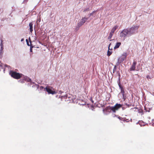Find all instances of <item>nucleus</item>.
<instances>
[{
    "instance_id": "obj_30",
    "label": "nucleus",
    "mask_w": 154,
    "mask_h": 154,
    "mask_svg": "<svg viewBox=\"0 0 154 154\" xmlns=\"http://www.w3.org/2000/svg\"><path fill=\"white\" fill-rule=\"evenodd\" d=\"M142 110H141V111L140 112H142Z\"/></svg>"
},
{
    "instance_id": "obj_25",
    "label": "nucleus",
    "mask_w": 154,
    "mask_h": 154,
    "mask_svg": "<svg viewBox=\"0 0 154 154\" xmlns=\"http://www.w3.org/2000/svg\"><path fill=\"white\" fill-rule=\"evenodd\" d=\"M29 42H30L31 43V40H30V38H29Z\"/></svg>"
},
{
    "instance_id": "obj_22",
    "label": "nucleus",
    "mask_w": 154,
    "mask_h": 154,
    "mask_svg": "<svg viewBox=\"0 0 154 154\" xmlns=\"http://www.w3.org/2000/svg\"><path fill=\"white\" fill-rule=\"evenodd\" d=\"M1 50H3L4 49V46H1Z\"/></svg>"
},
{
    "instance_id": "obj_15",
    "label": "nucleus",
    "mask_w": 154,
    "mask_h": 154,
    "mask_svg": "<svg viewBox=\"0 0 154 154\" xmlns=\"http://www.w3.org/2000/svg\"><path fill=\"white\" fill-rule=\"evenodd\" d=\"M3 50L0 49V58H1L2 57V55L3 54Z\"/></svg>"
},
{
    "instance_id": "obj_16",
    "label": "nucleus",
    "mask_w": 154,
    "mask_h": 154,
    "mask_svg": "<svg viewBox=\"0 0 154 154\" xmlns=\"http://www.w3.org/2000/svg\"><path fill=\"white\" fill-rule=\"evenodd\" d=\"M97 11H98L97 10H96V11H93L92 13H91L90 14V16L93 15V14H94L96 12H97Z\"/></svg>"
},
{
    "instance_id": "obj_5",
    "label": "nucleus",
    "mask_w": 154,
    "mask_h": 154,
    "mask_svg": "<svg viewBox=\"0 0 154 154\" xmlns=\"http://www.w3.org/2000/svg\"><path fill=\"white\" fill-rule=\"evenodd\" d=\"M127 55V54L126 52L124 53L122 56L118 58L117 62L118 63H120L124 60H125Z\"/></svg>"
},
{
    "instance_id": "obj_4",
    "label": "nucleus",
    "mask_w": 154,
    "mask_h": 154,
    "mask_svg": "<svg viewBox=\"0 0 154 154\" xmlns=\"http://www.w3.org/2000/svg\"><path fill=\"white\" fill-rule=\"evenodd\" d=\"M139 27V26L133 25L130 29H129V31L130 34V35L135 33L136 31Z\"/></svg>"
},
{
    "instance_id": "obj_24",
    "label": "nucleus",
    "mask_w": 154,
    "mask_h": 154,
    "mask_svg": "<svg viewBox=\"0 0 154 154\" xmlns=\"http://www.w3.org/2000/svg\"><path fill=\"white\" fill-rule=\"evenodd\" d=\"M27 45H28V46H29V42H27Z\"/></svg>"
},
{
    "instance_id": "obj_27",
    "label": "nucleus",
    "mask_w": 154,
    "mask_h": 154,
    "mask_svg": "<svg viewBox=\"0 0 154 154\" xmlns=\"http://www.w3.org/2000/svg\"><path fill=\"white\" fill-rule=\"evenodd\" d=\"M23 38H22V39H21V41H23Z\"/></svg>"
},
{
    "instance_id": "obj_12",
    "label": "nucleus",
    "mask_w": 154,
    "mask_h": 154,
    "mask_svg": "<svg viewBox=\"0 0 154 154\" xmlns=\"http://www.w3.org/2000/svg\"><path fill=\"white\" fill-rule=\"evenodd\" d=\"M118 27V26L117 25H116L115 26L113 27L111 31V32L114 33V32L115 31V30L117 29Z\"/></svg>"
},
{
    "instance_id": "obj_10",
    "label": "nucleus",
    "mask_w": 154,
    "mask_h": 154,
    "mask_svg": "<svg viewBox=\"0 0 154 154\" xmlns=\"http://www.w3.org/2000/svg\"><path fill=\"white\" fill-rule=\"evenodd\" d=\"M33 23L32 22L29 23V27L30 31L31 33H32L33 31Z\"/></svg>"
},
{
    "instance_id": "obj_3",
    "label": "nucleus",
    "mask_w": 154,
    "mask_h": 154,
    "mask_svg": "<svg viewBox=\"0 0 154 154\" xmlns=\"http://www.w3.org/2000/svg\"><path fill=\"white\" fill-rule=\"evenodd\" d=\"M130 36L129 30L127 29H123L120 33V36L121 37H125L127 35Z\"/></svg>"
},
{
    "instance_id": "obj_13",
    "label": "nucleus",
    "mask_w": 154,
    "mask_h": 154,
    "mask_svg": "<svg viewBox=\"0 0 154 154\" xmlns=\"http://www.w3.org/2000/svg\"><path fill=\"white\" fill-rule=\"evenodd\" d=\"M121 44V43L120 42H117L116 43L115 46V47H114V49H116L117 48H118L119 47V46H120Z\"/></svg>"
},
{
    "instance_id": "obj_17",
    "label": "nucleus",
    "mask_w": 154,
    "mask_h": 154,
    "mask_svg": "<svg viewBox=\"0 0 154 154\" xmlns=\"http://www.w3.org/2000/svg\"><path fill=\"white\" fill-rule=\"evenodd\" d=\"M89 11V8H88L85 9L83 11V12H85L86 11Z\"/></svg>"
},
{
    "instance_id": "obj_9",
    "label": "nucleus",
    "mask_w": 154,
    "mask_h": 154,
    "mask_svg": "<svg viewBox=\"0 0 154 154\" xmlns=\"http://www.w3.org/2000/svg\"><path fill=\"white\" fill-rule=\"evenodd\" d=\"M119 88H120L121 90V93L122 94L123 97H124V94H125V91L124 89H123V87L120 84H119Z\"/></svg>"
},
{
    "instance_id": "obj_11",
    "label": "nucleus",
    "mask_w": 154,
    "mask_h": 154,
    "mask_svg": "<svg viewBox=\"0 0 154 154\" xmlns=\"http://www.w3.org/2000/svg\"><path fill=\"white\" fill-rule=\"evenodd\" d=\"M111 45V43H110L109 44V46H108V50L107 51V55L108 56H110L111 54H112V51H109V50H110V45ZM112 49H111L110 50H112Z\"/></svg>"
},
{
    "instance_id": "obj_29",
    "label": "nucleus",
    "mask_w": 154,
    "mask_h": 154,
    "mask_svg": "<svg viewBox=\"0 0 154 154\" xmlns=\"http://www.w3.org/2000/svg\"><path fill=\"white\" fill-rule=\"evenodd\" d=\"M126 105H127V106H129V105H127V104H126Z\"/></svg>"
},
{
    "instance_id": "obj_14",
    "label": "nucleus",
    "mask_w": 154,
    "mask_h": 154,
    "mask_svg": "<svg viewBox=\"0 0 154 154\" xmlns=\"http://www.w3.org/2000/svg\"><path fill=\"white\" fill-rule=\"evenodd\" d=\"M113 33L111 32L109 34V36L108 37V39H110L112 37V36L113 35Z\"/></svg>"
},
{
    "instance_id": "obj_20",
    "label": "nucleus",
    "mask_w": 154,
    "mask_h": 154,
    "mask_svg": "<svg viewBox=\"0 0 154 154\" xmlns=\"http://www.w3.org/2000/svg\"><path fill=\"white\" fill-rule=\"evenodd\" d=\"M32 47H30V51L31 52H32Z\"/></svg>"
},
{
    "instance_id": "obj_18",
    "label": "nucleus",
    "mask_w": 154,
    "mask_h": 154,
    "mask_svg": "<svg viewBox=\"0 0 154 154\" xmlns=\"http://www.w3.org/2000/svg\"><path fill=\"white\" fill-rule=\"evenodd\" d=\"M0 46H4L3 44V40L2 39H1V42L0 43Z\"/></svg>"
},
{
    "instance_id": "obj_7",
    "label": "nucleus",
    "mask_w": 154,
    "mask_h": 154,
    "mask_svg": "<svg viewBox=\"0 0 154 154\" xmlns=\"http://www.w3.org/2000/svg\"><path fill=\"white\" fill-rule=\"evenodd\" d=\"M88 18L86 17L83 18L78 23L77 26L79 27H81L84 23H85L86 21L88 20Z\"/></svg>"
},
{
    "instance_id": "obj_6",
    "label": "nucleus",
    "mask_w": 154,
    "mask_h": 154,
    "mask_svg": "<svg viewBox=\"0 0 154 154\" xmlns=\"http://www.w3.org/2000/svg\"><path fill=\"white\" fill-rule=\"evenodd\" d=\"M52 88L50 86H47L45 88V89L46 91L48 92L49 94H54L56 93V91H52L51 88Z\"/></svg>"
},
{
    "instance_id": "obj_26",
    "label": "nucleus",
    "mask_w": 154,
    "mask_h": 154,
    "mask_svg": "<svg viewBox=\"0 0 154 154\" xmlns=\"http://www.w3.org/2000/svg\"><path fill=\"white\" fill-rule=\"evenodd\" d=\"M26 42H28V40H27V39H26Z\"/></svg>"
},
{
    "instance_id": "obj_28",
    "label": "nucleus",
    "mask_w": 154,
    "mask_h": 154,
    "mask_svg": "<svg viewBox=\"0 0 154 154\" xmlns=\"http://www.w3.org/2000/svg\"><path fill=\"white\" fill-rule=\"evenodd\" d=\"M152 123H153V124L154 125V120L153 121H153H152Z\"/></svg>"
},
{
    "instance_id": "obj_19",
    "label": "nucleus",
    "mask_w": 154,
    "mask_h": 154,
    "mask_svg": "<svg viewBox=\"0 0 154 154\" xmlns=\"http://www.w3.org/2000/svg\"><path fill=\"white\" fill-rule=\"evenodd\" d=\"M118 118L121 120H123V118L120 117V116L118 117Z\"/></svg>"
},
{
    "instance_id": "obj_21",
    "label": "nucleus",
    "mask_w": 154,
    "mask_h": 154,
    "mask_svg": "<svg viewBox=\"0 0 154 154\" xmlns=\"http://www.w3.org/2000/svg\"><path fill=\"white\" fill-rule=\"evenodd\" d=\"M146 78L147 79H150V77L149 75H147L146 76Z\"/></svg>"
},
{
    "instance_id": "obj_31",
    "label": "nucleus",
    "mask_w": 154,
    "mask_h": 154,
    "mask_svg": "<svg viewBox=\"0 0 154 154\" xmlns=\"http://www.w3.org/2000/svg\"><path fill=\"white\" fill-rule=\"evenodd\" d=\"M103 111L104 112V109H103Z\"/></svg>"
},
{
    "instance_id": "obj_23",
    "label": "nucleus",
    "mask_w": 154,
    "mask_h": 154,
    "mask_svg": "<svg viewBox=\"0 0 154 154\" xmlns=\"http://www.w3.org/2000/svg\"><path fill=\"white\" fill-rule=\"evenodd\" d=\"M2 65L1 64V63H0V69L2 68Z\"/></svg>"
},
{
    "instance_id": "obj_2",
    "label": "nucleus",
    "mask_w": 154,
    "mask_h": 154,
    "mask_svg": "<svg viewBox=\"0 0 154 154\" xmlns=\"http://www.w3.org/2000/svg\"><path fill=\"white\" fill-rule=\"evenodd\" d=\"M122 105L119 103H116L113 106H109V109L113 112H116V111L122 107Z\"/></svg>"
},
{
    "instance_id": "obj_1",
    "label": "nucleus",
    "mask_w": 154,
    "mask_h": 154,
    "mask_svg": "<svg viewBox=\"0 0 154 154\" xmlns=\"http://www.w3.org/2000/svg\"><path fill=\"white\" fill-rule=\"evenodd\" d=\"M10 74L12 77L16 79H19L22 77V74L15 72L11 71Z\"/></svg>"
},
{
    "instance_id": "obj_8",
    "label": "nucleus",
    "mask_w": 154,
    "mask_h": 154,
    "mask_svg": "<svg viewBox=\"0 0 154 154\" xmlns=\"http://www.w3.org/2000/svg\"><path fill=\"white\" fill-rule=\"evenodd\" d=\"M137 64V62L136 61H134L130 69V71H134L135 70L136 68V65Z\"/></svg>"
}]
</instances>
